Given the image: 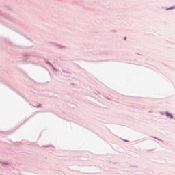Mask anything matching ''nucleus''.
Wrapping results in <instances>:
<instances>
[{"label": "nucleus", "instance_id": "7ed1b4c3", "mask_svg": "<svg viewBox=\"0 0 175 175\" xmlns=\"http://www.w3.org/2000/svg\"><path fill=\"white\" fill-rule=\"evenodd\" d=\"M124 40H126V37L124 38Z\"/></svg>", "mask_w": 175, "mask_h": 175}, {"label": "nucleus", "instance_id": "f03ea898", "mask_svg": "<svg viewBox=\"0 0 175 175\" xmlns=\"http://www.w3.org/2000/svg\"><path fill=\"white\" fill-rule=\"evenodd\" d=\"M169 9H175V6L174 7H171V8H170L168 9H166V10H169Z\"/></svg>", "mask_w": 175, "mask_h": 175}, {"label": "nucleus", "instance_id": "f257e3e1", "mask_svg": "<svg viewBox=\"0 0 175 175\" xmlns=\"http://www.w3.org/2000/svg\"><path fill=\"white\" fill-rule=\"evenodd\" d=\"M165 116H167V117H170V118H171V120H172V118H173V115L169 113V112L165 113Z\"/></svg>", "mask_w": 175, "mask_h": 175}]
</instances>
